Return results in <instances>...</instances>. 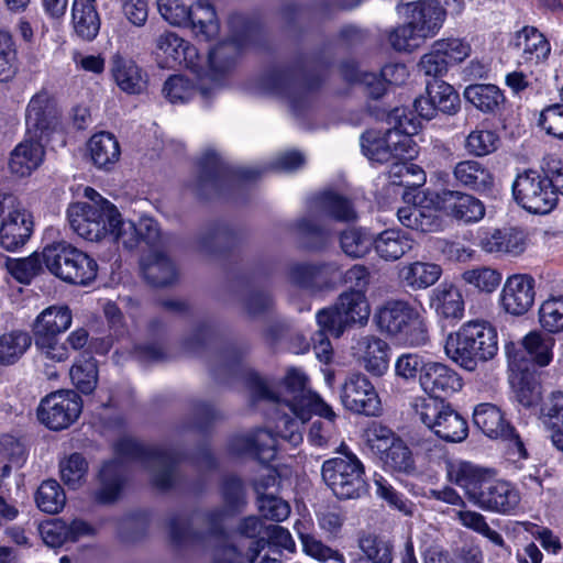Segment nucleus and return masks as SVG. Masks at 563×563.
<instances>
[{"mask_svg":"<svg viewBox=\"0 0 563 563\" xmlns=\"http://www.w3.org/2000/svg\"><path fill=\"white\" fill-rule=\"evenodd\" d=\"M371 314V306L364 290L350 289L340 295L335 306L317 314L320 328L339 338L352 324L364 325Z\"/></svg>","mask_w":563,"mask_h":563,"instance_id":"nucleus-11","label":"nucleus"},{"mask_svg":"<svg viewBox=\"0 0 563 563\" xmlns=\"http://www.w3.org/2000/svg\"><path fill=\"white\" fill-rule=\"evenodd\" d=\"M373 321L380 333L409 347L429 342V323L426 309L406 300L391 299L378 306Z\"/></svg>","mask_w":563,"mask_h":563,"instance_id":"nucleus-6","label":"nucleus"},{"mask_svg":"<svg viewBox=\"0 0 563 563\" xmlns=\"http://www.w3.org/2000/svg\"><path fill=\"white\" fill-rule=\"evenodd\" d=\"M464 98L484 113L497 112L505 102L503 91L495 85L475 84L464 90Z\"/></svg>","mask_w":563,"mask_h":563,"instance_id":"nucleus-42","label":"nucleus"},{"mask_svg":"<svg viewBox=\"0 0 563 563\" xmlns=\"http://www.w3.org/2000/svg\"><path fill=\"white\" fill-rule=\"evenodd\" d=\"M322 212L339 221H351L356 218L351 203L335 192H323L317 200Z\"/></svg>","mask_w":563,"mask_h":563,"instance_id":"nucleus-59","label":"nucleus"},{"mask_svg":"<svg viewBox=\"0 0 563 563\" xmlns=\"http://www.w3.org/2000/svg\"><path fill=\"white\" fill-rule=\"evenodd\" d=\"M360 553L355 559V563H391L393 548L391 545L376 537L365 536L358 541Z\"/></svg>","mask_w":563,"mask_h":563,"instance_id":"nucleus-47","label":"nucleus"},{"mask_svg":"<svg viewBox=\"0 0 563 563\" xmlns=\"http://www.w3.org/2000/svg\"><path fill=\"white\" fill-rule=\"evenodd\" d=\"M102 488L97 495L101 503L113 501L121 490L120 465L118 462L106 463L100 471Z\"/></svg>","mask_w":563,"mask_h":563,"instance_id":"nucleus-61","label":"nucleus"},{"mask_svg":"<svg viewBox=\"0 0 563 563\" xmlns=\"http://www.w3.org/2000/svg\"><path fill=\"white\" fill-rule=\"evenodd\" d=\"M321 474L325 485L339 499H355L365 492V468L352 452L324 461Z\"/></svg>","mask_w":563,"mask_h":563,"instance_id":"nucleus-10","label":"nucleus"},{"mask_svg":"<svg viewBox=\"0 0 563 563\" xmlns=\"http://www.w3.org/2000/svg\"><path fill=\"white\" fill-rule=\"evenodd\" d=\"M306 374L297 368H289L285 378L276 389H273L266 380L255 377L251 384L252 396L263 399L276 406L275 418L276 435L287 440L292 445L302 441L300 426L308 421L312 413L324 421H314L308 433V440L312 445L325 446L335 435L336 413L318 394L307 388Z\"/></svg>","mask_w":563,"mask_h":563,"instance_id":"nucleus-1","label":"nucleus"},{"mask_svg":"<svg viewBox=\"0 0 563 563\" xmlns=\"http://www.w3.org/2000/svg\"><path fill=\"white\" fill-rule=\"evenodd\" d=\"M71 23L80 38L92 41L100 30V18L92 2H73Z\"/></svg>","mask_w":563,"mask_h":563,"instance_id":"nucleus-43","label":"nucleus"},{"mask_svg":"<svg viewBox=\"0 0 563 563\" xmlns=\"http://www.w3.org/2000/svg\"><path fill=\"white\" fill-rule=\"evenodd\" d=\"M409 71L405 64L395 63L386 65L382 69V77L375 74H362L360 81L365 86L372 98H380L386 92V84L402 85L408 79Z\"/></svg>","mask_w":563,"mask_h":563,"instance_id":"nucleus-39","label":"nucleus"},{"mask_svg":"<svg viewBox=\"0 0 563 563\" xmlns=\"http://www.w3.org/2000/svg\"><path fill=\"white\" fill-rule=\"evenodd\" d=\"M82 400L73 390H57L44 397L37 407V418L46 428L59 431L77 421Z\"/></svg>","mask_w":563,"mask_h":563,"instance_id":"nucleus-17","label":"nucleus"},{"mask_svg":"<svg viewBox=\"0 0 563 563\" xmlns=\"http://www.w3.org/2000/svg\"><path fill=\"white\" fill-rule=\"evenodd\" d=\"M45 261L43 252L41 254L33 253L24 258H8V272L20 283L29 284L43 268Z\"/></svg>","mask_w":563,"mask_h":563,"instance_id":"nucleus-56","label":"nucleus"},{"mask_svg":"<svg viewBox=\"0 0 563 563\" xmlns=\"http://www.w3.org/2000/svg\"><path fill=\"white\" fill-rule=\"evenodd\" d=\"M59 111L55 98L45 90L34 95L25 113L26 135L42 139L58 124Z\"/></svg>","mask_w":563,"mask_h":563,"instance_id":"nucleus-25","label":"nucleus"},{"mask_svg":"<svg viewBox=\"0 0 563 563\" xmlns=\"http://www.w3.org/2000/svg\"><path fill=\"white\" fill-rule=\"evenodd\" d=\"M342 407L355 415L378 417L383 411L382 400L371 379L360 372L349 374L340 387Z\"/></svg>","mask_w":563,"mask_h":563,"instance_id":"nucleus-16","label":"nucleus"},{"mask_svg":"<svg viewBox=\"0 0 563 563\" xmlns=\"http://www.w3.org/2000/svg\"><path fill=\"white\" fill-rule=\"evenodd\" d=\"M59 472L64 484L76 489L86 479L88 463L80 454L74 453L60 461Z\"/></svg>","mask_w":563,"mask_h":563,"instance_id":"nucleus-58","label":"nucleus"},{"mask_svg":"<svg viewBox=\"0 0 563 563\" xmlns=\"http://www.w3.org/2000/svg\"><path fill=\"white\" fill-rule=\"evenodd\" d=\"M158 11L164 20L175 26L192 27L197 36L211 40L219 33L216 11L210 2H158Z\"/></svg>","mask_w":563,"mask_h":563,"instance_id":"nucleus-13","label":"nucleus"},{"mask_svg":"<svg viewBox=\"0 0 563 563\" xmlns=\"http://www.w3.org/2000/svg\"><path fill=\"white\" fill-rule=\"evenodd\" d=\"M73 384L84 394L95 390L98 383L97 363L92 357L78 360L70 368Z\"/></svg>","mask_w":563,"mask_h":563,"instance_id":"nucleus-55","label":"nucleus"},{"mask_svg":"<svg viewBox=\"0 0 563 563\" xmlns=\"http://www.w3.org/2000/svg\"><path fill=\"white\" fill-rule=\"evenodd\" d=\"M453 177L457 185L479 194L488 192L495 186L492 169L485 163L472 158L456 163Z\"/></svg>","mask_w":563,"mask_h":563,"instance_id":"nucleus-29","label":"nucleus"},{"mask_svg":"<svg viewBox=\"0 0 563 563\" xmlns=\"http://www.w3.org/2000/svg\"><path fill=\"white\" fill-rule=\"evenodd\" d=\"M409 405L415 417L443 441L456 443L466 439L467 421L443 399L415 396Z\"/></svg>","mask_w":563,"mask_h":563,"instance_id":"nucleus-8","label":"nucleus"},{"mask_svg":"<svg viewBox=\"0 0 563 563\" xmlns=\"http://www.w3.org/2000/svg\"><path fill=\"white\" fill-rule=\"evenodd\" d=\"M430 308L441 319L457 321L464 317L465 302L457 287L441 284L430 295Z\"/></svg>","mask_w":563,"mask_h":563,"instance_id":"nucleus-31","label":"nucleus"},{"mask_svg":"<svg viewBox=\"0 0 563 563\" xmlns=\"http://www.w3.org/2000/svg\"><path fill=\"white\" fill-rule=\"evenodd\" d=\"M339 272L336 264H305L296 267L292 272L295 283L307 288H321L327 286L329 280Z\"/></svg>","mask_w":563,"mask_h":563,"instance_id":"nucleus-46","label":"nucleus"},{"mask_svg":"<svg viewBox=\"0 0 563 563\" xmlns=\"http://www.w3.org/2000/svg\"><path fill=\"white\" fill-rule=\"evenodd\" d=\"M500 137L494 130L477 126L468 133L464 147L466 152L475 157H484L497 151Z\"/></svg>","mask_w":563,"mask_h":563,"instance_id":"nucleus-48","label":"nucleus"},{"mask_svg":"<svg viewBox=\"0 0 563 563\" xmlns=\"http://www.w3.org/2000/svg\"><path fill=\"white\" fill-rule=\"evenodd\" d=\"M31 214L12 195H0V245L7 251H16L31 236Z\"/></svg>","mask_w":563,"mask_h":563,"instance_id":"nucleus-14","label":"nucleus"},{"mask_svg":"<svg viewBox=\"0 0 563 563\" xmlns=\"http://www.w3.org/2000/svg\"><path fill=\"white\" fill-rule=\"evenodd\" d=\"M538 322L548 334L563 332V295H550L538 308Z\"/></svg>","mask_w":563,"mask_h":563,"instance_id":"nucleus-45","label":"nucleus"},{"mask_svg":"<svg viewBox=\"0 0 563 563\" xmlns=\"http://www.w3.org/2000/svg\"><path fill=\"white\" fill-rule=\"evenodd\" d=\"M419 386L424 397L442 399L459 393L463 387V378L450 365L430 360L419 376Z\"/></svg>","mask_w":563,"mask_h":563,"instance_id":"nucleus-24","label":"nucleus"},{"mask_svg":"<svg viewBox=\"0 0 563 563\" xmlns=\"http://www.w3.org/2000/svg\"><path fill=\"white\" fill-rule=\"evenodd\" d=\"M462 283L479 295H493L501 285L503 273L489 265H475L461 274Z\"/></svg>","mask_w":563,"mask_h":563,"instance_id":"nucleus-40","label":"nucleus"},{"mask_svg":"<svg viewBox=\"0 0 563 563\" xmlns=\"http://www.w3.org/2000/svg\"><path fill=\"white\" fill-rule=\"evenodd\" d=\"M373 247L379 258L395 262L412 250L413 240L399 229H386L374 238Z\"/></svg>","mask_w":563,"mask_h":563,"instance_id":"nucleus-37","label":"nucleus"},{"mask_svg":"<svg viewBox=\"0 0 563 563\" xmlns=\"http://www.w3.org/2000/svg\"><path fill=\"white\" fill-rule=\"evenodd\" d=\"M443 350L445 356L454 364L473 372L479 363H486L497 355V329L484 319L466 321L446 335Z\"/></svg>","mask_w":563,"mask_h":563,"instance_id":"nucleus-5","label":"nucleus"},{"mask_svg":"<svg viewBox=\"0 0 563 563\" xmlns=\"http://www.w3.org/2000/svg\"><path fill=\"white\" fill-rule=\"evenodd\" d=\"M396 10L427 38L438 34L446 18V10L441 2H400Z\"/></svg>","mask_w":563,"mask_h":563,"instance_id":"nucleus-23","label":"nucleus"},{"mask_svg":"<svg viewBox=\"0 0 563 563\" xmlns=\"http://www.w3.org/2000/svg\"><path fill=\"white\" fill-rule=\"evenodd\" d=\"M505 353L509 369V383L517 401L530 408L540 404L542 387L528 372V360L515 342L505 344Z\"/></svg>","mask_w":563,"mask_h":563,"instance_id":"nucleus-18","label":"nucleus"},{"mask_svg":"<svg viewBox=\"0 0 563 563\" xmlns=\"http://www.w3.org/2000/svg\"><path fill=\"white\" fill-rule=\"evenodd\" d=\"M440 212L463 224H475L486 214L484 202L477 197L461 191L444 189L438 192Z\"/></svg>","mask_w":563,"mask_h":563,"instance_id":"nucleus-21","label":"nucleus"},{"mask_svg":"<svg viewBox=\"0 0 563 563\" xmlns=\"http://www.w3.org/2000/svg\"><path fill=\"white\" fill-rule=\"evenodd\" d=\"M374 239L362 229H349L341 234L342 251L350 257H362L373 247Z\"/></svg>","mask_w":563,"mask_h":563,"instance_id":"nucleus-57","label":"nucleus"},{"mask_svg":"<svg viewBox=\"0 0 563 563\" xmlns=\"http://www.w3.org/2000/svg\"><path fill=\"white\" fill-rule=\"evenodd\" d=\"M442 275V267L432 262L415 261L404 264L398 271L401 285L412 290L433 286Z\"/></svg>","mask_w":563,"mask_h":563,"instance_id":"nucleus-35","label":"nucleus"},{"mask_svg":"<svg viewBox=\"0 0 563 563\" xmlns=\"http://www.w3.org/2000/svg\"><path fill=\"white\" fill-rule=\"evenodd\" d=\"M295 530L302 545V551L312 559L322 563H345L344 555L324 544L312 533V522L310 519L297 520Z\"/></svg>","mask_w":563,"mask_h":563,"instance_id":"nucleus-34","label":"nucleus"},{"mask_svg":"<svg viewBox=\"0 0 563 563\" xmlns=\"http://www.w3.org/2000/svg\"><path fill=\"white\" fill-rule=\"evenodd\" d=\"M87 151L93 165L104 169L117 164L121 155L117 137L109 132L93 134L87 143Z\"/></svg>","mask_w":563,"mask_h":563,"instance_id":"nucleus-38","label":"nucleus"},{"mask_svg":"<svg viewBox=\"0 0 563 563\" xmlns=\"http://www.w3.org/2000/svg\"><path fill=\"white\" fill-rule=\"evenodd\" d=\"M374 484L376 486V495L384 499L389 507L405 516H413L416 511L415 504L397 492L386 479L379 476L375 478Z\"/></svg>","mask_w":563,"mask_h":563,"instance_id":"nucleus-60","label":"nucleus"},{"mask_svg":"<svg viewBox=\"0 0 563 563\" xmlns=\"http://www.w3.org/2000/svg\"><path fill=\"white\" fill-rule=\"evenodd\" d=\"M142 269L145 278L154 286H166L176 277L173 263L163 255L143 261Z\"/></svg>","mask_w":563,"mask_h":563,"instance_id":"nucleus-52","label":"nucleus"},{"mask_svg":"<svg viewBox=\"0 0 563 563\" xmlns=\"http://www.w3.org/2000/svg\"><path fill=\"white\" fill-rule=\"evenodd\" d=\"M427 95L439 111L446 114H455L460 110V96L450 84L434 79L427 84Z\"/></svg>","mask_w":563,"mask_h":563,"instance_id":"nucleus-49","label":"nucleus"},{"mask_svg":"<svg viewBox=\"0 0 563 563\" xmlns=\"http://www.w3.org/2000/svg\"><path fill=\"white\" fill-rule=\"evenodd\" d=\"M41 139L27 135L10 153L9 170L18 177L24 178L31 176L45 159V147Z\"/></svg>","mask_w":563,"mask_h":563,"instance_id":"nucleus-28","label":"nucleus"},{"mask_svg":"<svg viewBox=\"0 0 563 563\" xmlns=\"http://www.w3.org/2000/svg\"><path fill=\"white\" fill-rule=\"evenodd\" d=\"M365 439L373 453L380 457L398 437L389 428L373 422L365 431Z\"/></svg>","mask_w":563,"mask_h":563,"instance_id":"nucleus-64","label":"nucleus"},{"mask_svg":"<svg viewBox=\"0 0 563 563\" xmlns=\"http://www.w3.org/2000/svg\"><path fill=\"white\" fill-rule=\"evenodd\" d=\"M515 200L531 213H548L556 206V196L539 172L528 169L517 175L512 184Z\"/></svg>","mask_w":563,"mask_h":563,"instance_id":"nucleus-15","label":"nucleus"},{"mask_svg":"<svg viewBox=\"0 0 563 563\" xmlns=\"http://www.w3.org/2000/svg\"><path fill=\"white\" fill-rule=\"evenodd\" d=\"M110 74L119 89L128 95H139L145 89L144 74L130 57L114 54L110 62Z\"/></svg>","mask_w":563,"mask_h":563,"instance_id":"nucleus-30","label":"nucleus"},{"mask_svg":"<svg viewBox=\"0 0 563 563\" xmlns=\"http://www.w3.org/2000/svg\"><path fill=\"white\" fill-rule=\"evenodd\" d=\"M35 503L44 512L57 514L66 503V496L60 485L54 481H44L35 494Z\"/></svg>","mask_w":563,"mask_h":563,"instance_id":"nucleus-51","label":"nucleus"},{"mask_svg":"<svg viewBox=\"0 0 563 563\" xmlns=\"http://www.w3.org/2000/svg\"><path fill=\"white\" fill-rule=\"evenodd\" d=\"M390 353L389 344L373 334L358 338L352 346L355 362L375 377H382L387 373Z\"/></svg>","mask_w":563,"mask_h":563,"instance_id":"nucleus-26","label":"nucleus"},{"mask_svg":"<svg viewBox=\"0 0 563 563\" xmlns=\"http://www.w3.org/2000/svg\"><path fill=\"white\" fill-rule=\"evenodd\" d=\"M433 43L435 51L442 54L450 67L463 63L472 54L471 43L465 38L450 36Z\"/></svg>","mask_w":563,"mask_h":563,"instance_id":"nucleus-54","label":"nucleus"},{"mask_svg":"<svg viewBox=\"0 0 563 563\" xmlns=\"http://www.w3.org/2000/svg\"><path fill=\"white\" fill-rule=\"evenodd\" d=\"M402 200L404 206L398 208L397 218L404 227L423 233L444 229V220L439 214L438 192L411 188L404 192Z\"/></svg>","mask_w":563,"mask_h":563,"instance_id":"nucleus-12","label":"nucleus"},{"mask_svg":"<svg viewBox=\"0 0 563 563\" xmlns=\"http://www.w3.org/2000/svg\"><path fill=\"white\" fill-rule=\"evenodd\" d=\"M32 344V336L23 330H12L0 335V365L19 362Z\"/></svg>","mask_w":563,"mask_h":563,"instance_id":"nucleus-44","label":"nucleus"},{"mask_svg":"<svg viewBox=\"0 0 563 563\" xmlns=\"http://www.w3.org/2000/svg\"><path fill=\"white\" fill-rule=\"evenodd\" d=\"M523 352L528 360V369L530 365L547 367L554 357L555 339L541 330L529 331L519 343H515Z\"/></svg>","mask_w":563,"mask_h":563,"instance_id":"nucleus-33","label":"nucleus"},{"mask_svg":"<svg viewBox=\"0 0 563 563\" xmlns=\"http://www.w3.org/2000/svg\"><path fill=\"white\" fill-rule=\"evenodd\" d=\"M540 419L550 433L552 444L563 452V391L550 395L541 409Z\"/></svg>","mask_w":563,"mask_h":563,"instance_id":"nucleus-41","label":"nucleus"},{"mask_svg":"<svg viewBox=\"0 0 563 563\" xmlns=\"http://www.w3.org/2000/svg\"><path fill=\"white\" fill-rule=\"evenodd\" d=\"M536 279L526 273L508 275L498 296L499 308L511 317L525 316L536 301Z\"/></svg>","mask_w":563,"mask_h":563,"instance_id":"nucleus-19","label":"nucleus"},{"mask_svg":"<svg viewBox=\"0 0 563 563\" xmlns=\"http://www.w3.org/2000/svg\"><path fill=\"white\" fill-rule=\"evenodd\" d=\"M428 38L424 37L415 27H411L408 21L395 29L389 35L391 46L399 52H412L419 48Z\"/></svg>","mask_w":563,"mask_h":563,"instance_id":"nucleus-63","label":"nucleus"},{"mask_svg":"<svg viewBox=\"0 0 563 563\" xmlns=\"http://www.w3.org/2000/svg\"><path fill=\"white\" fill-rule=\"evenodd\" d=\"M474 424L488 438L501 439L514 428L504 411L496 405L483 402L473 410Z\"/></svg>","mask_w":563,"mask_h":563,"instance_id":"nucleus-36","label":"nucleus"},{"mask_svg":"<svg viewBox=\"0 0 563 563\" xmlns=\"http://www.w3.org/2000/svg\"><path fill=\"white\" fill-rule=\"evenodd\" d=\"M455 517L459 519L461 525L467 529L474 530L475 532L486 537L493 543L501 545L504 539L497 531L493 530L486 522L485 517L473 510H456Z\"/></svg>","mask_w":563,"mask_h":563,"instance_id":"nucleus-62","label":"nucleus"},{"mask_svg":"<svg viewBox=\"0 0 563 563\" xmlns=\"http://www.w3.org/2000/svg\"><path fill=\"white\" fill-rule=\"evenodd\" d=\"M391 472L410 474L415 471V460L410 449L398 438L379 457Z\"/></svg>","mask_w":563,"mask_h":563,"instance_id":"nucleus-50","label":"nucleus"},{"mask_svg":"<svg viewBox=\"0 0 563 563\" xmlns=\"http://www.w3.org/2000/svg\"><path fill=\"white\" fill-rule=\"evenodd\" d=\"M430 360H426L421 354L413 352H406L397 356L394 364L395 376L406 383L419 382L427 368Z\"/></svg>","mask_w":563,"mask_h":563,"instance_id":"nucleus-53","label":"nucleus"},{"mask_svg":"<svg viewBox=\"0 0 563 563\" xmlns=\"http://www.w3.org/2000/svg\"><path fill=\"white\" fill-rule=\"evenodd\" d=\"M92 532V528L80 520L67 525L62 519H52L40 526V533L45 544L52 548L62 547L66 542H75L82 536Z\"/></svg>","mask_w":563,"mask_h":563,"instance_id":"nucleus-32","label":"nucleus"},{"mask_svg":"<svg viewBox=\"0 0 563 563\" xmlns=\"http://www.w3.org/2000/svg\"><path fill=\"white\" fill-rule=\"evenodd\" d=\"M389 120L395 121V125L385 132L369 130L362 135V152L372 164L390 165L388 178L393 185L420 188L426 181V174L411 161L419 154L415 136L421 130V122L399 109L389 115Z\"/></svg>","mask_w":563,"mask_h":563,"instance_id":"nucleus-2","label":"nucleus"},{"mask_svg":"<svg viewBox=\"0 0 563 563\" xmlns=\"http://www.w3.org/2000/svg\"><path fill=\"white\" fill-rule=\"evenodd\" d=\"M43 260L53 275L67 283L88 285L98 274L96 261L66 242L47 245Z\"/></svg>","mask_w":563,"mask_h":563,"instance_id":"nucleus-9","label":"nucleus"},{"mask_svg":"<svg viewBox=\"0 0 563 563\" xmlns=\"http://www.w3.org/2000/svg\"><path fill=\"white\" fill-rule=\"evenodd\" d=\"M155 55L161 67L184 66L198 75L200 56L197 48L176 33L165 32L156 41Z\"/></svg>","mask_w":563,"mask_h":563,"instance_id":"nucleus-22","label":"nucleus"},{"mask_svg":"<svg viewBox=\"0 0 563 563\" xmlns=\"http://www.w3.org/2000/svg\"><path fill=\"white\" fill-rule=\"evenodd\" d=\"M528 234L519 228L481 229L478 246L488 255L497 257H519L528 249Z\"/></svg>","mask_w":563,"mask_h":563,"instance_id":"nucleus-20","label":"nucleus"},{"mask_svg":"<svg viewBox=\"0 0 563 563\" xmlns=\"http://www.w3.org/2000/svg\"><path fill=\"white\" fill-rule=\"evenodd\" d=\"M73 323V312L67 305L56 303L44 308L33 320L31 331L36 351L53 362H64L69 353L60 335Z\"/></svg>","mask_w":563,"mask_h":563,"instance_id":"nucleus-7","label":"nucleus"},{"mask_svg":"<svg viewBox=\"0 0 563 563\" xmlns=\"http://www.w3.org/2000/svg\"><path fill=\"white\" fill-rule=\"evenodd\" d=\"M89 201L75 202L67 211L71 229L82 239L100 241L111 236L126 249L134 247L140 241L136 224L124 221L110 201L91 187L84 189Z\"/></svg>","mask_w":563,"mask_h":563,"instance_id":"nucleus-4","label":"nucleus"},{"mask_svg":"<svg viewBox=\"0 0 563 563\" xmlns=\"http://www.w3.org/2000/svg\"><path fill=\"white\" fill-rule=\"evenodd\" d=\"M510 45L520 52L519 64L533 67L545 63L551 54L549 40L534 26L515 32Z\"/></svg>","mask_w":563,"mask_h":563,"instance_id":"nucleus-27","label":"nucleus"},{"mask_svg":"<svg viewBox=\"0 0 563 563\" xmlns=\"http://www.w3.org/2000/svg\"><path fill=\"white\" fill-rule=\"evenodd\" d=\"M446 478L464 492L475 507L500 515H511L520 505V493L509 482L497 478L496 471L467 461L446 463Z\"/></svg>","mask_w":563,"mask_h":563,"instance_id":"nucleus-3","label":"nucleus"}]
</instances>
